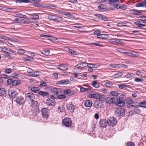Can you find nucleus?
Segmentation results:
<instances>
[{
	"mask_svg": "<svg viewBox=\"0 0 146 146\" xmlns=\"http://www.w3.org/2000/svg\"><path fill=\"white\" fill-rule=\"evenodd\" d=\"M115 113L117 116H121L125 113V110L124 109L121 108H117L115 109Z\"/></svg>",
	"mask_w": 146,
	"mask_h": 146,
	"instance_id": "1",
	"label": "nucleus"
},
{
	"mask_svg": "<svg viewBox=\"0 0 146 146\" xmlns=\"http://www.w3.org/2000/svg\"><path fill=\"white\" fill-rule=\"evenodd\" d=\"M25 101L24 98L22 96H17L16 98L15 101L19 105L23 104Z\"/></svg>",
	"mask_w": 146,
	"mask_h": 146,
	"instance_id": "2",
	"label": "nucleus"
},
{
	"mask_svg": "<svg viewBox=\"0 0 146 146\" xmlns=\"http://www.w3.org/2000/svg\"><path fill=\"white\" fill-rule=\"evenodd\" d=\"M115 104L120 107H123L125 105L124 99L123 97L117 98Z\"/></svg>",
	"mask_w": 146,
	"mask_h": 146,
	"instance_id": "3",
	"label": "nucleus"
},
{
	"mask_svg": "<svg viewBox=\"0 0 146 146\" xmlns=\"http://www.w3.org/2000/svg\"><path fill=\"white\" fill-rule=\"evenodd\" d=\"M107 121L108 124H109L110 126L112 127L116 125L117 122L115 118L113 117H109Z\"/></svg>",
	"mask_w": 146,
	"mask_h": 146,
	"instance_id": "4",
	"label": "nucleus"
},
{
	"mask_svg": "<svg viewBox=\"0 0 146 146\" xmlns=\"http://www.w3.org/2000/svg\"><path fill=\"white\" fill-rule=\"evenodd\" d=\"M63 121L65 126L67 127H68L71 125L72 121L70 118H64Z\"/></svg>",
	"mask_w": 146,
	"mask_h": 146,
	"instance_id": "5",
	"label": "nucleus"
},
{
	"mask_svg": "<svg viewBox=\"0 0 146 146\" xmlns=\"http://www.w3.org/2000/svg\"><path fill=\"white\" fill-rule=\"evenodd\" d=\"M26 99L27 100H29L32 102L34 101L35 98L34 94L31 93L27 94L26 96Z\"/></svg>",
	"mask_w": 146,
	"mask_h": 146,
	"instance_id": "6",
	"label": "nucleus"
},
{
	"mask_svg": "<svg viewBox=\"0 0 146 146\" xmlns=\"http://www.w3.org/2000/svg\"><path fill=\"white\" fill-rule=\"evenodd\" d=\"M17 94V92L13 90H9L8 92V96L11 98H15Z\"/></svg>",
	"mask_w": 146,
	"mask_h": 146,
	"instance_id": "7",
	"label": "nucleus"
},
{
	"mask_svg": "<svg viewBox=\"0 0 146 146\" xmlns=\"http://www.w3.org/2000/svg\"><path fill=\"white\" fill-rule=\"evenodd\" d=\"M55 103V101L53 98H49L46 100V103L50 106H53Z\"/></svg>",
	"mask_w": 146,
	"mask_h": 146,
	"instance_id": "8",
	"label": "nucleus"
},
{
	"mask_svg": "<svg viewBox=\"0 0 146 146\" xmlns=\"http://www.w3.org/2000/svg\"><path fill=\"white\" fill-rule=\"evenodd\" d=\"M126 54H127L129 56L134 57H137L139 56V53L132 51H130L129 52H126Z\"/></svg>",
	"mask_w": 146,
	"mask_h": 146,
	"instance_id": "9",
	"label": "nucleus"
},
{
	"mask_svg": "<svg viewBox=\"0 0 146 146\" xmlns=\"http://www.w3.org/2000/svg\"><path fill=\"white\" fill-rule=\"evenodd\" d=\"M100 126L102 127H105L108 124V121L106 119H102L100 121Z\"/></svg>",
	"mask_w": 146,
	"mask_h": 146,
	"instance_id": "10",
	"label": "nucleus"
},
{
	"mask_svg": "<svg viewBox=\"0 0 146 146\" xmlns=\"http://www.w3.org/2000/svg\"><path fill=\"white\" fill-rule=\"evenodd\" d=\"M87 66V64L86 63L83 62L82 63H78L75 66V67L76 69H81L86 67Z\"/></svg>",
	"mask_w": 146,
	"mask_h": 146,
	"instance_id": "11",
	"label": "nucleus"
},
{
	"mask_svg": "<svg viewBox=\"0 0 146 146\" xmlns=\"http://www.w3.org/2000/svg\"><path fill=\"white\" fill-rule=\"evenodd\" d=\"M116 101V99L115 97H108L106 98L107 103L109 104L115 103Z\"/></svg>",
	"mask_w": 146,
	"mask_h": 146,
	"instance_id": "12",
	"label": "nucleus"
},
{
	"mask_svg": "<svg viewBox=\"0 0 146 146\" xmlns=\"http://www.w3.org/2000/svg\"><path fill=\"white\" fill-rule=\"evenodd\" d=\"M103 105L102 102L100 103L99 101H96L94 104L93 106L95 108L97 109L101 108Z\"/></svg>",
	"mask_w": 146,
	"mask_h": 146,
	"instance_id": "13",
	"label": "nucleus"
},
{
	"mask_svg": "<svg viewBox=\"0 0 146 146\" xmlns=\"http://www.w3.org/2000/svg\"><path fill=\"white\" fill-rule=\"evenodd\" d=\"M134 24L140 28H141L145 26V23H143V22L141 21H137L134 23Z\"/></svg>",
	"mask_w": 146,
	"mask_h": 146,
	"instance_id": "14",
	"label": "nucleus"
},
{
	"mask_svg": "<svg viewBox=\"0 0 146 146\" xmlns=\"http://www.w3.org/2000/svg\"><path fill=\"white\" fill-rule=\"evenodd\" d=\"M42 114L43 116L47 117L48 115V109L46 108H43L41 110Z\"/></svg>",
	"mask_w": 146,
	"mask_h": 146,
	"instance_id": "15",
	"label": "nucleus"
},
{
	"mask_svg": "<svg viewBox=\"0 0 146 146\" xmlns=\"http://www.w3.org/2000/svg\"><path fill=\"white\" fill-rule=\"evenodd\" d=\"M135 6L136 7H146V0H145L143 1L140 3H137L135 5Z\"/></svg>",
	"mask_w": 146,
	"mask_h": 146,
	"instance_id": "16",
	"label": "nucleus"
},
{
	"mask_svg": "<svg viewBox=\"0 0 146 146\" xmlns=\"http://www.w3.org/2000/svg\"><path fill=\"white\" fill-rule=\"evenodd\" d=\"M109 35L106 34H100L97 36V37L98 38H102L104 39H107L108 38Z\"/></svg>",
	"mask_w": 146,
	"mask_h": 146,
	"instance_id": "17",
	"label": "nucleus"
},
{
	"mask_svg": "<svg viewBox=\"0 0 146 146\" xmlns=\"http://www.w3.org/2000/svg\"><path fill=\"white\" fill-rule=\"evenodd\" d=\"M7 94V91L4 88H0V96H4Z\"/></svg>",
	"mask_w": 146,
	"mask_h": 146,
	"instance_id": "18",
	"label": "nucleus"
},
{
	"mask_svg": "<svg viewBox=\"0 0 146 146\" xmlns=\"http://www.w3.org/2000/svg\"><path fill=\"white\" fill-rule=\"evenodd\" d=\"M58 68L63 70H65L68 69V66L65 64H62L58 66Z\"/></svg>",
	"mask_w": 146,
	"mask_h": 146,
	"instance_id": "19",
	"label": "nucleus"
},
{
	"mask_svg": "<svg viewBox=\"0 0 146 146\" xmlns=\"http://www.w3.org/2000/svg\"><path fill=\"white\" fill-rule=\"evenodd\" d=\"M59 89L58 88H53L51 90L52 94H54V95L57 96L58 95Z\"/></svg>",
	"mask_w": 146,
	"mask_h": 146,
	"instance_id": "20",
	"label": "nucleus"
},
{
	"mask_svg": "<svg viewBox=\"0 0 146 146\" xmlns=\"http://www.w3.org/2000/svg\"><path fill=\"white\" fill-rule=\"evenodd\" d=\"M69 83V81L67 80H62L58 81L57 82V84H65L66 85L67 84Z\"/></svg>",
	"mask_w": 146,
	"mask_h": 146,
	"instance_id": "21",
	"label": "nucleus"
},
{
	"mask_svg": "<svg viewBox=\"0 0 146 146\" xmlns=\"http://www.w3.org/2000/svg\"><path fill=\"white\" fill-rule=\"evenodd\" d=\"M92 102L90 100L86 101L84 103L85 106L87 107H90L92 104Z\"/></svg>",
	"mask_w": 146,
	"mask_h": 146,
	"instance_id": "22",
	"label": "nucleus"
},
{
	"mask_svg": "<svg viewBox=\"0 0 146 146\" xmlns=\"http://www.w3.org/2000/svg\"><path fill=\"white\" fill-rule=\"evenodd\" d=\"M2 51L5 52V53H10V52L13 53H14V52L12 50L9 48H2Z\"/></svg>",
	"mask_w": 146,
	"mask_h": 146,
	"instance_id": "23",
	"label": "nucleus"
},
{
	"mask_svg": "<svg viewBox=\"0 0 146 146\" xmlns=\"http://www.w3.org/2000/svg\"><path fill=\"white\" fill-rule=\"evenodd\" d=\"M99 94H89L88 96L90 98H92L98 99Z\"/></svg>",
	"mask_w": 146,
	"mask_h": 146,
	"instance_id": "24",
	"label": "nucleus"
},
{
	"mask_svg": "<svg viewBox=\"0 0 146 146\" xmlns=\"http://www.w3.org/2000/svg\"><path fill=\"white\" fill-rule=\"evenodd\" d=\"M130 12L132 14L135 15H139L141 14V12L140 11L133 10H131L130 11Z\"/></svg>",
	"mask_w": 146,
	"mask_h": 146,
	"instance_id": "25",
	"label": "nucleus"
},
{
	"mask_svg": "<svg viewBox=\"0 0 146 146\" xmlns=\"http://www.w3.org/2000/svg\"><path fill=\"white\" fill-rule=\"evenodd\" d=\"M92 85L93 87L97 88L100 87V85L97 81H94L92 82Z\"/></svg>",
	"mask_w": 146,
	"mask_h": 146,
	"instance_id": "26",
	"label": "nucleus"
},
{
	"mask_svg": "<svg viewBox=\"0 0 146 146\" xmlns=\"http://www.w3.org/2000/svg\"><path fill=\"white\" fill-rule=\"evenodd\" d=\"M38 94L43 97L46 96L48 95V92L42 91H40L38 92Z\"/></svg>",
	"mask_w": 146,
	"mask_h": 146,
	"instance_id": "27",
	"label": "nucleus"
},
{
	"mask_svg": "<svg viewBox=\"0 0 146 146\" xmlns=\"http://www.w3.org/2000/svg\"><path fill=\"white\" fill-rule=\"evenodd\" d=\"M67 107V108L70 110H73L75 108V106L71 104H68Z\"/></svg>",
	"mask_w": 146,
	"mask_h": 146,
	"instance_id": "28",
	"label": "nucleus"
},
{
	"mask_svg": "<svg viewBox=\"0 0 146 146\" xmlns=\"http://www.w3.org/2000/svg\"><path fill=\"white\" fill-rule=\"evenodd\" d=\"M31 90L32 92L34 93H36L39 90L40 88L39 87H34L31 88Z\"/></svg>",
	"mask_w": 146,
	"mask_h": 146,
	"instance_id": "29",
	"label": "nucleus"
},
{
	"mask_svg": "<svg viewBox=\"0 0 146 146\" xmlns=\"http://www.w3.org/2000/svg\"><path fill=\"white\" fill-rule=\"evenodd\" d=\"M122 75L121 72H119L111 76L114 78H118L121 77Z\"/></svg>",
	"mask_w": 146,
	"mask_h": 146,
	"instance_id": "30",
	"label": "nucleus"
},
{
	"mask_svg": "<svg viewBox=\"0 0 146 146\" xmlns=\"http://www.w3.org/2000/svg\"><path fill=\"white\" fill-rule=\"evenodd\" d=\"M15 15L17 17L22 18H27V16L25 15H23L20 13H16Z\"/></svg>",
	"mask_w": 146,
	"mask_h": 146,
	"instance_id": "31",
	"label": "nucleus"
},
{
	"mask_svg": "<svg viewBox=\"0 0 146 146\" xmlns=\"http://www.w3.org/2000/svg\"><path fill=\"white\" fill-rule=\"evenodd\" d=\"M106 86L108 88H111L113 87V84L111 82H107L105 83Z\"/></svg>",
	"mask_w": 146,
	"mask_h": 146,
	"instance_id": "32",
	"label": "nucleus"
},
{
	"mask_svg": "<svg viewBox=\"0 0 146 146\" xmlns=\"http://www.w3.org/2000/svg\"><path fill=\"white\" fill-rule=\"evenodd\" d=\"M40 75L39 71H36L32 74H31L30 75L33 77H36L39 76Z\"/></svg>",
	"mask_w": 146,
	"mask_h": 146,
	"instance_id": "33",
	"label": "nucleus"
},
{
	"mask_svg": "<svg viewBox=\"0 0 146 146\" xmlns=\"http://www.w3.org/2000/svg\"><path fill=\"white\" fill-rule=\"evenodd\" d=\"M105 99L106 98L104 96L101 94L99 95L98 99L99 101L103 102L105 100Z\"/></svg>",
	"mask_w": 146,
	"mask_h": 146,
	"instance_id": "34",
	"label": "nucleus"
},
{
	"mask_svg": "<svg viewBox=\"0 0 146 146\" xmlns=\"http://www.w3.org/2000/svg\"><path fill=\"white\" fill-rule=\"evenodd\" d=\"M118 2L119 0H109V4L111 5H115Z\"/></svg>",
	"mask_w": 146,
	"mask_h": 146,
	"instance_id": "35",
	"label": "nucleus"
},
{
	"mask_svg": "<svg viewBox=\"0 0 146 146\" xmlns=\"http://www.w3.org/2000/svg\"><path fill=\"white\" fill-rule=\"evenodd\" d=\"M125 101L127 104H131L133 103V100L130 98H127L125 99Z\"/></svg>",
	"mask_w": 146,
	"mask_h": 146,
	"instance_id": "36",
	"label": "nucleus"
},
{
	"mask_svg": "<svg viewBox=\"0 0 146 146\" xmlns=\"http://www.w3.org/2000/svg\"><path fill=\"white\" fill-rule=\"evenodd\" d=\"M31 17V19H38L39 18V16L35 14H33L30 15Z\"/></svg>",
	"mask_w": 146,
	"mask_h": 146,
	"instance_id": "37",
	"label": "nucleus"
},
{
	"mask_svg": "<svg viewBox=\"0 0 146 146\" xmlns=\"http://www.w3.org/2000/svg\"><path fill=\"white\" fill-rule=\"evenodd\" d=\"M56 16L53 15H49L48 16V19L51 21H55Z\"/></svg>",
	"mask_w": 146,
	"mask_h": 146,
	"instance_id": "38",
	"label": "nucleus"
},
{
	"mask_svg": "<svg viewBox=\"0 0 146 146\" xmlns=\"http://www.w3.org/2000/svg\"><path fill=\"white\" fill-rule=\"evenodd\" d=\"M70 93V95H71L73 94V93H71V90L69 89L65 90L63 92V94H68Z\"/></svg>",
	"mask_w": 146,
	"mask_h": 146,
	"instance_id": "39",
	"label": "nucleus"
},
{
	"mask_svg": "<svg viewBox=\"0 0 146 146\" xmlns=\"http://www.w3.org/2000/svg\"><path fill=\"white\" fill-rule=\"evenodd\" d=\"M68 52L69 53L72 55H76L77 54L76 52L74 50L72 49H69Z\"/></svg>",
	"mask_w": 146,
	"mask_h": 146,
	"instance_id": "40",
	"label": "nucleus"
},
{
	"mask_svg": "<svg viewBox=\"0 0 146 146\" xmlns=\"http://www.w3.org/2000/svg\"><path fill=\"white\" fill-rule=\"evenodd\" d=\"M120 64H110L109 67L113 68H119Z\"/></svg>",
	"mask_w": 146,
	"mask_h": 146,
	"instance_id": "41",
	"label": "nucleus"
},
{
	"mask_svg": "<svg viewBox=\"0 0 146 146\" xmlns=\"http://www.w3.org/2000/svg\"><path fill=\"white\" fill-rule=\"evenodd\" d=\"M20 84L21 82L20 81H18L17 80H15L13 81L12 84L13 86H15L19 85Z\"/></svg>",
	"mask_w": 146,
	"mask_h": 146,
	"instance_id": "42",
	"label": "nucleus"
},
{
	"mask_svg": "<svg viewBox=\"0 0 146 146\" xmlns=\"http://www.w3.org/2000/svg\"><path fill=\"white\" fill-rule=\"evenodd\" d=\"M139 104V106L146 108V102H140Z\"/></svg>",
	"mask_w": 146,
	"mask_h": 146,
	"instance_id": "43",
	"label": "nucleus"
},
{
	"mask_svg": "<svg viewBox=\"0 0 146 146\" xmlns=\"http://www.w3.org/2000/svg\"><path fill=\"white\" fill-rule=\"evenodd\" d=\"M117 51L120 53H123L125 54H126V52L124 51V50L122 48H117L116 49Z\"/></svg>",
	"mask_w": 146,
	"mask_h": 146,
	"instance_id": "44",
	"label": "nucleus"
},
{
	"mask_svg": "<svg viewBox=\"0 0 146 146\" xmlns=\"http://www.w3.org/2000/svg\"><path fill=\"white\" fill-rule=\"evenodd\" d=\"M65 15L67 17L71 18H74V17L73 15H72L70 13L66 12Z\"/></svg>",
	"mask_w": 146,
	"mask_h": 146,
	"instance_id": "45",
	"label": "nucleus"
},
{
	"mask_svg": "<svg viewBox=\"0 0 146 146\" xmlns=\"http://www.w3.org/2000/svg\"><path fill=\"white\" fill-rule=\"evenodd\" d=\"M64 110V108L62 106H60L58 108V112L61 113Z\"/></svg>",
	"mask_w": 146,
	"mask_h": 146,
	"instance_id": "46",
	"label": "nucleus"
},
{
	"mask_svg": "<svg viewBox=\"0 0 146 146\" xmlns=\"http://www.w3.org/2000/svg\"><path fill=\"white\" fill-rule=\"evenodd\" d=\"M117 26L118 27H121L123 26H126V24L125 23H118L117 24Z\"/></svg>",
	"mask_w": 146,
	"mask_h": 146,
	"instance_id": "47",
	"label": "nucleus"
},
{
	"mask_svg": "<svg viewBox=\"0 0 146 146\" xmlns=\"http://www.w3.org/2000/svg\"><path fill=\"white\" fill-rule=\"evenodd\" d=\"M134 76L133 73H128L125 75V77L127 78H131Z\"/></svg>",
	"mask_w": 146,
	"mask_h": 146,
	"instance_id": "48",
	"label": "nucleus"
},
{
	"mask_svg": "<svg viewBox=\"0 0 146 146\" xmlns=\"http://www.w3.org/2000/svg\"><path fill=\"white\" fill-rule=\"evenodd\" d=\"M87 66L88 68H97L98 66L95 67V64H88Z\"/></svg>",
	"mask_w": 146,
	"mask_h": 146,
	"instance_id": "49",
	"label": "nucleus"
},
{
	"mask_svg": "<svg viewBox=\"0 0 146 146\" xmlns=\"http://www.w3.org/2000/svg\"><path fill=\"white\" fill-rule=\"evenodd\" d=\"M74 27L76 28H80L84 27L83 26L82 24H81L76 23L74 24Z\"/></svg>",
	"mask_w": 146,
	"mask_h": 146,
	"instance_id": "50",
	"label": "nucleus"
},
{
	"mask_svg": "<svg viewBox=\"0 0 146 146\" xmlns=\"http://www.w3.org/2000/svg\"><path fill=\"white\" fill-rule=\"evenodd\" d=\"M90 89L89 88H84L82 87L80 88V90L81 92H83L84 91H90Z\"/></svg>",
	"mask_w": 146,
	"mask_h": 146,
	"instance_id": "51",
	"label": "nucleus"
},
{
	"mask_svg": "<svg viewBox=\"0 0 146 146\" xmlns=\"http://www.w3.org/2000/svg\"><path fill=\"white\" fill-rule=\"evenodd\" d=\"M127 6L126 5H120L119 7V9H121L125 10L127 8Z\"/></svg>",
	"mask_w": 146,
	"mask_h": 146,
	"instance_id": "52",
	"label": "nucleus"
},
{
	"mask_svg": "<svg viewBox=\"0 0 146 146\" xmlns=\"http://www.w3.org/2000/svg\"><path fill=\"white\" fill-rule=\"evenodd\" d=\"M118 87L120 89H123L127 87V86L125 85L119 84L118 85Z\"/></svg>",
	"mask_w": 146,
	"mask_h": 146,
	"instance_id": "53",
	"label": "nucleus"
},
{
	"mask_svg": "<svg viewBox=\"0 0 146 146\" xmlns=\"http://www.w3.org/2000/svg\"><path fill=\"white\" fill-rule=\"evenodd\" d=\"M63 18L60 17H56V22H60L62 21Z\"/></svg>",
	"mask_w": 146,
	"mask_h": 146,
	"instance_id": "54",
	"label": "nucleus"
},
{
	"mask_svg": "<svg viewBox=\"0 0 146 146\" xmlns=\"http://www.w3.org/2000/svg\"><path fill=\"white\" fill-rule=\"evenodd\" d=\"M113 40V42H115V43L117 44H120V40L118 39H113L112 40Z\"/></svg>",
	"mask_w": 146,
	"mask_h": 146,
	"instance_id": "55",
	"label": "nucleus"
},
{
	"mask_svg": "<svg viewBox=\"0 0 146 146\" xmlns=\"http://www.w3.org/2000/svg\"><path fill=\"white\" fill-rule=\"evenodd\" d=\"M66 98V96L64 95H60L57 96V98L59 99H64Z\"/></svg>",
	"mask_w": 146,
	"mask_h": 146,
	"instance_id": "56",
	"label": "nucleus"
},
{
	"mask_svg": "<svg viewBox=\"0 0 146 146\" xmlns=\"http://www.w3.org/2000/svg\"><path fill=\"white\" fill-rule=\"evenodd\" d=\"M94 15L95 16L97 17L98 18H99L100 19H103V15L100 14H94Z\"/></svg>",
	"mask_w": 146,
	"mask_h": 146,
	"instance_id": "57",
	"label": "nucleus"
},
{
	"mask_svg": "<svg viewBox=\"0 0 146 146\" xmlns=\"http://www.w3.org/2000/svg\"><path fill=\"white\" fill-rule=\"evenodd\" d=\"M18 52L19 53L21 54H23L25 53V50L22 49H20L17 50Z\"/></svg>",
	"mask_w": 146,
	"mask_h": 146,
	"instance_id": "58",
	"label": "nucleus"
},
{
	"mask_svg": "<svg viewBox=\"0 0 146 146\" xmlns=\"http://www.w3.org/2000/svg\"><path fill=\"white\" fill-rule=\"evenodd\" d=\"M106 8V6L104 5L101 4L98 7L99 9H104Z\"/></svg>",
	"mask_w": 146,
	"mask_h": 146,
	"instance_id": "59",
	"label": "nucleus"
},
{
	"mask_svg": "<svg viewBox=\"0 0 146 146\" xmlns=\"http://www.w3.org/2000/svg\"><path fill=\"white\" fill-rule=\"evenodd\" d=\"M5 72L6 73L9 74L12 72V70L10 68H7L5 69Z\"/></svg>",
	"mask_w": 146,
	"mask_h": 146,
	"instance_id": "60",
	"label": "nucleus"
},
{
	"mask_svg": "<svg viewBox=\"0 0 146 146\" xmlns=\"http://www.w3.org/2000/svg\"><path fill=\"white\" fill-rule=\"evenodd\" d=\"M111 94L112 96H117L119 94L116 91H111Z\"/></svg>",
	"mask_w": 146,
	"mask_h": 146,
	"instance_id": "61",
	"label": "nucleus"
},
{
	"mask_svg": "<svg viewBox=\"0 0 146 146\" xmlns=\"http://www.w3.org/2000/svg\"><path fill=\"white\" fill-rule=\"evenodd\" d=\"M46 86V84L45 82L43 81L41 82L39 84V86L42 87Z\"/></svg>",
	"mask_w": 146,
	"mask_h": 146,
	"instance_id": "62",
	"label": "nucleus"
},
{
	"mask_svg": "<svg viewBox=\"0 0 146 146\" xmlns=\"http://www.w3.org/2000/svg\"><path fill=\"white\" fill-rule=\"evenodd\" d=\"M19 76V75L17 73H14L12 74V77L13 78H17Z\"/></svg>",
	"mask_w": 146,
	"mask_h": 146,
	"instance_id": "63",
	"label": "nucleus"
},
{
	"mask_svg": "<svg viewBox=\"0 0 146 146\" xmlns=\"http://www.w3.org/2000/svg\"><path fill=\"white\" fill-rule=\"evenodd\" d=\"M127 146H135V145L132 142H129L127 143Z\"/></svg>",
	"mask_w": 146,
	"mask_h": 146,
	"instance_id": "64",
	"label": "nucleus"
}]
</instances>
